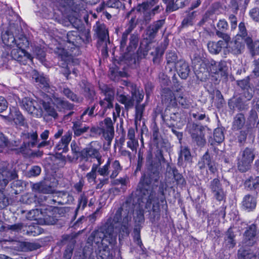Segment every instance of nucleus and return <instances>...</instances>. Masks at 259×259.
Masks as SVG:
<instances>
[{
  "mask_svg": "<svg viewBox=\"0 0 259 259\" xmlns=\"http://www.w3.org/2000/svg\"><path fill=\"white\" fill-rule=\"evenodd\" d=\"M150 180L145 176L142 177L139 185L140 196L142 201H146V208L150 209L152 206V210H160L166 207L165 200L164 191H166L168 185L166 182H161L157 193L154 192L150 184Z\"/></svg>",
  "mask_w": 259,
  "mask_h": 259,
  "instance_id": "nucleus-1",
  "label": "nucleus"
},
{
  "mask_svg": "<svg viewBox=\"0 0 259 259\" xmlns=\"http://www.w3.org/2000/svg\"><path fill=\"white\" fill-rule=\"evenodd\" d=\"M60 60L59 62V66L61 67V72L68 79L69 75L71 72L77 76L79 73V61L78 59L74 58L63 49H58V52Z\"/></svg>",
  "mask_w": 259,
  "mask_h": 259,
  "instance_id": "nucleus-2",
  "label": "nucleus"
},
{
  "mask_svg": "<svg viewBox=\"0 0 259 259\" xmlns=\"http://www.w3.org/2000/svg\"><path fill=\"white\" fill-rule=\"evenodd\" d=\"M255 155L254 150L252 148H246L241 151L238 157V170L241 172H245L248 170L255 158Z\"/></svg>",
  "mask_w": 259,
  "mask_h": 259,
  "instance_id": "nucleus-3",
  "label": "nucleus"
},
{
  "mask_svg": "<svg viewBox=\"0 0 259 259\" xmlns=\"http://www.w3.org/2000/svg\"><path fill=\"white\" fill-rule=\"evenodd\" d=\"M91 131L97 132L99 134H102L108 141V145H110L114 134L112 120L109 117L106 118L103 121L100 122L98 129L94 127L91 129Z\"/></svg>",
  "mask_w": 259,
  "mask_h": 259,
  "instance_id": "nucleus-4",
  "label": "nucleus"
},
{
  "mask_svg": "<svg viewBox=\"0 0 259 259\" xmlns=\"http://www.w3.org/2000/svg\"><path fill=\"white\" fill-rule=\"evenodd\" d=\"M17 177V172L12 165L3 162L0 167V187L5 188L10 181Z\"/></svg>",
  "mask_w": 259,
  "mask_h": 259,
  "instance_id": "nucleus-5",
  "label": "nucleus"
},
{
  "mask_svg": "<svg viewBox=\"0 0 259 259\" xmlns=\"http://www.w3.org/2000/svg\"><path fill=\"white\" fill-rule=\"evenodd\" d=\"M2 57L8 60L13 59L25 64L28 59L31 60V55L24 49L13 48L11 50H6L3 52Z\"/></svg>",
  "mask_w": 259,
  "mask_h": 259,
  "instance_id": "nucleus-6",
  "label": "nucleus"
},
{
  "mask_svg": "<svg viewBox=\"0 0 259 259\" xmlns=\"http://www.w3.org/2000/svg\"><path fill=\"white\" fill-rule=\"evenodd\" d=\"M20 104L21 107L32 116L37 118L42 116V110L35 100L25 97L22 99Z\"/></svg>",
  "mask_w": 259,
  "mask_h": 259,
  "instance_id": "nucleus-7",
  "label": "nucleus"
},
{
  "mask_svg": "<svg viewBox=\"0 0 259 259\" xmlns=\"http://www.w3.org/2000/svg\"><path fill=\"white\" fill-rule=\"evenodd\" d=\"M27 219L34 221V224L39 225H52L55 223L53 217L47 214V211H27Z\"/></svg>",
  "mask_w": 259,
  "mask_h": 259,
  "instance_id": "nucleus-8",
  "label": "nucleus"
},
{
  "mask_svg": "<svg viewBox=\"0 0 259 259\" xmlns=\"http://www.w3.org/2000/svg\"><path fill=\"white\" fill-rule=\"evenodd\" d=\"M188 128L193 141L198 146H204L206 142L203 133L204 127L200 125L191 123L188 125Z\"/></svg>",
  "mask_w": 259,
  "mask_h": 259,
  "instance_id": "nucleus-9",
  "label": "nucleus"
},
{
  "mask_svg": "<svg viewBox=\"0 0 259 259\" xmlns=\"http://www.w3.org/2000/svg\"><path fill=\"white\" fill-rule=\"evenodd\" d=\"M165 97L164 102L172 106H175L177 105V102H178L179 104L184 108L187 109L190 105L189 101L187 98L184 97L182 94L175 96L171 91H168L167 95H165Z\"/></svg>",
  "mask_w": 259,
  "mask_h": 259,
  "instance_id": "nucleus-10",
  "label": "nucleus"
},
{
  "mask_svg": "<svg viewBox=\"0 0 259 259\" xmlns=\"http://www.w3.org/2000/svg\"><path fill=\"white\" fill-rule=\"evenodd\" d=\"M209 188L213 194L214 198L218 201H223L226 198V192L222 188L219 179L215 178L210 181Z\"/></svg>",
  "mask_w": 259,
  "mask_h": 259,
  "instance_id": "nucleus-11",
  "label": "nucleus"
},
{
  "mask_svg": "<svg viewBox=\"0 0 259 259\" xmlns=\"http://www.w3.org/2000/svg\"><path fill=\"white\" fill-rule=\"evenodd\" d=\"M164 20H159L153 22L145 30V39L152 41L157 36L158 31L164 24Z\"/></svg>",
  "mask_w": 259,
  "mask_h": 259,
  "instance_id": "nucleus-12",
  "label": "nucleus"
},
{
  "mask_svg": "<svg viewBox=\"0 0 259 259\" xmlns=\"http://www.w3.org/2000/svg\"><path fill=\"white\" fill-rule=\"evenodd\" d=\"M23 138L25 141L20 148V151L21 152L34 147L37 143L38 136L36 132H32L24 134Z\"/></svg>",
  "mask_w": 259,
  "mask_h": 259,
  "instance_id": "nucleus-13",
  "label": "nucleus"
},
{
  "mask_svg": "<svg viewBox=\"0 0 259 259\" xmlns=\"http://www.w3.org/2000/svg\"><path fill=\"white\" fill-rule=\"evenodd\" d=\"M206 166L211 172L214 174L217 171L215 163L211 160L207 151L203 155L198 163V166L200 169H204Z\"/></svg>",
  "mask_w": 259,
  "mask_h": 259,
  "instance_id": "nucleus-14",
  "label": "nucleus"
},
{
  "mask_svg": "<svg viewBox=\"0 0 259 259\" xmlns=\"http://www.w3.org/2000/svg\"><path fill=\"white\" fill-rule=\"evenodd\" d=\"M5 117L9 121H13L16 124L24 125L25 123V118L21 113L16 108H10V112Z\"/></svg>",
  "mask_w": 259,
  "mask_h": 259,
  "instance_id": "nucleus-15",
  "label": "nucleus"
},
{
  "mask_svg": "<svg viewBox=\"0 0 259 259\" xmlns=\"http://www.w3.org/2000/svg\"><path fill=\"white\" fill-rule=\"evenodd\" d=\"M72 132L69 131L62 137L61 141L57 144L55 150L57 152H66L68 150V145L71 140Z\"/></svg>",
  "mask_w": 259,
  "mask_h": 259,
  "instance_id": "nucleus-16",
  "label": "nucleus"
},
{
  "mask_svg": "<svg viewBox=\"0 0 259 259\" xmlns=\"http://www.w3.org/2000/svg\"><path fill=\"white\" fill-rule=\"evenodd\" d=\"M210 71L215 74L220 73L222 76L225 75L227 70V64L225 61L216 62L211 61L209 66Z\"/></svg>",
  "mask_w": 259,
  "mask_h": 259,
  "instance_id": "nucleus-17",
  "label": "nucleus"
},
{
  "mask_svg": "<svg viewBox=\"0 0 259 259\" xmlns=\"http://www.w3.org/2000/svg\"><path fill=\"white\" fill-rule=\"evenodd\" d=\"M217 27L218 29L216 31L217 35L226 41H230V36L224 32L228 28L227 22L224 19L219 20L217 24Z\"/></svg>",
  "mask_w": 259,
  "mask_h": 259,
  "instance_id": "nucleus-18",
  "label": "nucleus"
},
{
  "mask_svg": "<svg viewBox=\"0 0 259 259\" xmlns=\"http://www.w3.org/2000/svg\"><path fill=\"white\" fill-rule=\"evenodd\" d=\"M31 188L33 192L45 194H52L55 191L52 186L44 182L33 184Z\"/></svg>",
  "mask_w": 259,
  "mask_h": 259,
  "instance_id": "nucleus-19",
  "label": "nucleus"
},
{
  "mask_svg": "<svg viewBox=\"0 0 259 259\" xmlns=\"http://www.w3.org/2000/svg\"><path fill=\"white\" fill-rule=\"evenodd\" d=\"M94 28L99 38L101 41H105L106 46V41L109 40V35L105 25L103 23L97 22Z\"/></svg>",
  "mask_w": 259,
  "mask_h": 259,
  "instance_id": "nucleus-20",
  "label": "nucleus"
},
{
  "mask_svg": "<svg viewBox=\"0 0 259 259\" xmlns=\"http://www.w3.org/2000/svg\"><path fill=\"white\" fill-rule=\"evenodd\" d=\"M127 139V147L133 152L136 153L137 148L139 146V143L138 140L135 138V132L133 128L128 129Z\"/></svg>",
  "mask_w": 259,
  "mask_h": 259,
  "instance_id": "nucleus-21",
  "label": "nucleus"
},
{
  "mask_svg": "<svg viewBox=\"0 0 259 259\" xmlns=\"http://www.w3.org/2000/svg\"><path fill=\"white\" fill-rule=\"evenodd\" d=\"M176 68L179 75L182 79H186L188 76L190 69L187 63L183 60L176 63Z\"/></svg>",
  "mask_w": 259,
  "mask_h": 259,
  "instance_id": "nucleus-22",
  "label": "nucleus"
},
{
  "mask_svg": "<svg viewBox=\"0 0 259 259\" xmlns=\"http://www.w3.org/2000/svg\"><path fill=\"white\" fill-rule=\"evenodd\" d=\"M229 41L219 40L218 42L209 41L207 44V48L209 52L213 54H218L222 50L223 47H228Z\"/></svg>",
  "mask_w": 259,
  "mask_h": 259,
  "instance_id": "nucleus-23",
  "label": "nucleus"
},
{
  "mask_svg": "<svg viewBox=\"0 0 259 259\" xmlns=\"http://www.w3.org/2000/svg\"><path fill=\"white\" fill-rule=\"evenodd\" d=\"M137 10L142 14V21L143 23L147 24L151 20L152 17L154 15H152L151 9H148L146 5H138Z\"/></svg>",
  "mask_w": 259,
  "mask_h": 259,
  "instance_id": "nucleus-24",
  "label": "nucleus"
},
{
  "mask_svg": "<svg viewBox=\"0 0 259 259\" xmlns=\"http://www.w3.org/2000/svg\"><path fill=\"white\" fill-rule=\"evenodd\" d=\"M81 154L83 157L87 158L92 157L99 160L102 159V156L99 150L94 148L92 145L83 149L81 152Z\"/></svg>",
  "mask_w": 259,
  "mask_h": 259,
  "instance_id": "nucleus-25",
  "label": "nucleus"
},
{
  "mask_svg": "<svg viewBox=\"0 0 259 259\" xmlns=\"http://www.w3.org/2000/svg\"><path fill=\"white\" fill-rule=\"evenodd\" d=\"M16 39L13 34L6 32L2 35V40L3 43L7 46V50H11L15 48L16 46Z\"/></svg>",
  "mask_w": 259,
  "mask_h": 259,
  "instance_id": "nucleus-26",
  "label": "nucleus"
},
{
  "mask_svg": "<svg viewBox=\"0 0 259 259\" xmlns=\"http://www.w3.org/2000/svg\"><path fill=\"white\" fill-rule=\"evenodd\" d=\"M117 100L121 104L124 105L126 109L132 108L134 106V99L129 96H126L123 94H117Z\"/></svg>",
  "mask_w": 259,
  "mask_h": 259,
  "instance_id": "nucleus-27",
  "label": "nucleus"
},
{
  "mask_svg": "<svg viewBox=\"0 0 259 259\" xmlns=\"http://www.w3.org/2000/svg\"><path fill=\"white\" fill-rule=\"evenodd\" d=\"M25 187V183L21 180L14 181L11 184V192L14 194H19L24 190Z\"/></svg>",
  "mask_w": 259,
  "mask_h": 259,
  "instance_id": "nucleus-28",
  "label": "nucleus"
},
{
  "mask_svg": "<svg viewBox=\"0 0 259 259\" xmlns=\"http://www.w3.org/2000/svg\"><path fill=\"white\" fill-rule=\"evenodd\" d=\"M12 247L18 251H26L29 249L30 244L27 242L24 241L23 239L19 240L11 241Z\"/></svg>",
  "mask_w": 259,
  "mask_h": 259,
  "instance_id": "nucleus-29",
  "label": "nucleus"
},
{
  "mask_svg": "<svg viewBox=\"0 0 259 259\" xmlns=\"http://www.w3.org/2000/svg\"><path fill=\"white\" fill-rule=\"evenodd\" d=\"M256 227L254 225H251L245 232V239L248 245L252 244L255 235Z\"/></svg>",
  "mask_w": 259,
  "mask_h": 259,
  "instance_id": "nucleus-30",
  "label": "nucleus"
},
{
  "mask_svg": "<svg viewBox=\"0 0 259 259\" xmlns=\"http://www.w3.org/2000/svg\"><path fill=\"white\" fill-rule=\"evenodd\" d=\"M101 93L105 96L104 99L113 102L114 99V90L106 85H103L100 87Z\"/></svg>",
  "mask_w": 259,
  "mask_h": 259,
  "instance_id": "nucleus-31",
  "label": "nucleus"
},
{
  "mask_svg": "<svg viewBox=\"0 0 259 259\" xmlns=\"http://www.w3.org/2000/svg\"><path fill=\"white\" fill-rule=\"evenodd\" d=\"M256 201L255 199L251 195L245 196L243 200V206L245 209H253L255 208Z\"/></svg>",
  "mask_w": 259,
  "mask_h": 259,
  "instance_id": "nucleus-32",
  "label": "nucleus"
},
{
  "mask_svg": "<svg viewBox=\"0 0 259 259\" xmlns=\"http://www.w3.org/2000/svg\"><path fill=\"white\" fill-rule=\"evenodd\" d=\"M235 235L232 228H229L226 233L225 238V243L226 246L229 248H233L236 244V241L234 239Z\"/></svg>",
  "mask_w": 259,
  "mask_h": 259,
  "instance_id": "nucleus-33",
  "label": "nucleus"
},
{
  "mask_svg": "<svg viewBox=\"0 0 259 259\" xmlns=\"http://www.w3.org/2000/svg\"><path fill=\"white\" fill-rule=\"evenodd\" d=\"M245 119L242 113L237 114L234 117L233 128L234 130H238L241 129L245 124Z\"/></svg>",
  "mask_w": 259,
  "mask_h": 259,
  "instance_id": "nucleus-34",
  "label": "nucleus"
},
{
  "mask_svg": "<svg viewBox=\"0 0 259 259\" xmlns=\"http://www.w3.org/2000/svg\"><path fill=\"white\" fill-rule=\"evenodd\" d=\"M42 105L45 111L48 116H51L55 119L57 118L58 114L54 106L51 103L43 102Z\"/></svg>",
  "mask_w": 259,
  "mask_h": 259,
  "instance_id": "nucleus-35",
  "label": "nucleus"
},
{
  "mask_svg": "<svg viewBox=\"0 0 259 259\" xmlns=\"http://www.w3.org/2000/svg\"><path fill=\"white\" fill-rule=\"evenodd\" d=\"M256 255H254L253 251L250 249H240L238 250L239 259H251L256 258Z\"/></svg>",
  "mask_w": 259,
  "mask_h": 259,
  "instance_id": "nucleus-36",
  "label": "nucleus"
},
{
  "mask_svg": "<svg viewBox=\"0 0 259 259\" xmlns=\"http://www.w3.org/2000/svg\"><path fill=\"white\" fill-rule=\"evenodd\" d=\"M229 45V48L231 49V52L235 55L241 54L244 46L238 41L235 40L234 42H231Z\"/></svg>",
  "mask_w": 259,
  "mask_h": 259,
  "instance_id": "nucleus-37",
  "label": "nucleus"
},
{
  "mask_svg": "<svg viewBox=\"0 0 259 259\" xmlns=\"http://www.w3.org/2000/svg\"><path fill=\"white\" fill-rule=\"evenodd\" d=\"M32 78L36 82H39L42 88H47L49 86V80L47 78L39 75L38 72L34 70L32 72Z\"/></svg>",
  "mask_w": 259,
  "mask_h": 259,
  "instance_id": "nucleus-38",
  "label": "nucleus"
},
{
  "mask_svg": "<svg viewBox=\"0 0 259 259\" xmlns=\"http://www.w3.org/2000/svg\"><path fill=\"white\" fill-rule=\"evenodd\" d=\"M122 169L120 162L118 160H115L111 164V174L110 176L111 179L115 178Z\"/></svg>",
  "mask_w": 259,
  "mask_h": 259,
  "instance_id": "nucleus-39",
  "label": "nucleus"
},
{
  "mask_svg": "<svg viewBox=\"0 0 259 259\" xmlns=\"http://www.w3.org/2000/svg\"><path fill=\"white\" fill-rule=\"evenodd\" d=\"M187 3L186 0H176L175 3L173 2L172 4L167 5L166 9L170 11H174L185 7Z\"/></svg>",
  "mask_w": 259,
  "mask_h": 259,
  "instance_id": "nucleus-40",
  "label": "nucleus"
},
{
  "mask_svg": "<svg viewBox=\"0 0 259 259\" xmlns=\"http://www.w3.org/2000/svg\"><path fill=\"white\" fill-rule=\"evenodd\" d=\"M190 158L191 154L188 148H182L178 159L179 163L182 164L183 161H188L190 160Z\"/></svg>",
  "mask_w": 259,
  "mask_h": 259,
  "instance_id": "nucleus-41",
  "label": "nucleus"
},
{
  "mask_svg": "<svg viewBox=\"0 0 259 259\" xmlns=\"http://www.w3.org/2000/svg\"><path fill=\"white\" fill-rule=\"evenodd\" d=\"M9 141L2 133H0V152H8Z\"/></svg>",
  "mask_w": 259,
  "mask_h": 259,
  "instance_id": "nucleus-42",
  "label": "nucleus"
},
{
  "mask_svg": "<svg viewBox=\"0 0 259 259\" xmlns=\"http://www.w3.org/2000/svg\"><path fill=\"white\" fill-rule=\"evenodd\" d=\"M111 164V159L110 158H108L106 163L102 166V167H100L98 170V173L102 176H108L110 170V165Z\"/></svg>",
  "mask_w": 259,
  "mask_h": 259,
  "instance_id": "nucleus-43",
  "label": "nucleus"
},
{
  "mask_svg": "<svg viewBox=\"0 0 259 259\" xmlns=\"http://www.w3.org/2000/svg\"><path fill=\"white\" fill-rule=\"evenodd\" d=\"M122 7V3L119 0H109L100 8V10L104 8H112L119 9Z\"/></svg>",
  "mask_w": 259,
  "mask_h": 259,
  "instance_id": "nucleus-44",
  "label": "nucleus"
},
{
  "mask_svg": "<svg viewBox=\"0 0 259 259\" xmlns=\"http://www.w3.org/2000/svg\"><path fill=\"white\" fill-rule=\"evenodd\" d=\"M63 94L67 98L70 99L72 101L79 102L81 100L77 97L76 95L74 94L69 89L64 88L62 91Z\"/></svg>",
  "mask_w": 259,
  "mask_h": 259,
  "instance_id": "nucleus-45",
  "label": "nucleus"
},
{
  "mask_svg": "<svg viewBox=\"0 0 259 259\" xmlns=\"http://www.w3.org/2000/svg\"><path fill=\"white\" fill-rule=\"evenodd\" d=\"M29 45L28 41L27 38L23 35H21L18 39L16 40V46L15 48L20 49H23V47H26Z\"/></svg>",
  "mask_w": 259,
  "mask_h": 259,
  "instance_id": "nucleus-46",
  "label": "nucleus"
},
{
  "mask_svg": "<svg viewBox=\"0 0 259 259\" xmlns=\"http://www.w3.org/2000/svg\"><path fill=\"white\" fill-rule=\"evenodd\" d=\"M195 17V12H192L184 19L182 22L183 27H187L193 24V20Z\"/></svg>",
  "mask_w": 259,
  "mask_h": 259,
  "instance_id": "nucleus-47",
  "label": "nucleus"
},
{
  "mask_svg": "<svg viewBox=\"0 0 259 259\" xmlns=\"http://www.w3.org/2000/svg\"><path fill=\"white\" fill-rule=\"evenodd\" d=\"M95 107L94 106L91 108H88L85 109L80 116V120L82 122H85L88 120V118H84V117L88 115L89 117H93L94 116V112Z\"/></svg>",
  "mask_w": 259,
  "mask_h": 259,
  "instance_id": "nucleus-48",
  "label": "nucleus"
},
{
  "mask_svg": "<svg viewBox=\"0 0 259 259\" xmlns=\"http://www.w3.org/2000/svg\"><path fill=\"white\" fill-rule=\"evenodd\" d=\"M133 98H135L137 103L141 102L144 98V93L142 91L137 90L136 87L134 90L131 91Z\"/></svg>",
  "mask_w": 259,
  "mask_h": 259,
  "instance_id": "nucleus-49",
  "label": "nucleus"
},
{
  "mask_svg": "<svg viewBox=\"0 0 259 259\" xmlns=\"http://www.w3.org/2000/svg\"><path fill=\"white\" fill-rule=\"evenodd\" d=\"M214 140L217 143H221L224 139V136L222 129L218 128L213 132Z\"/></svg>",
  "mask_w": 259,
  "mask_h": 259,
  "instance_id": "nucleus-50",
  "label": "nucleus"
},
{
  "mask_svg": "<svg viewBox=\"0 0 259 259\" xmlns=\"http://www.w3.org/2000/svg\"><path fill=\"white\" fill-rule=\"evenodd\" d=\"M138 39H139L137 34H133L131 35L130 38L129 46L127 48L129 51H130L133 49L136 48L138 43Z\"/></svg>",
  "mask_w": 259,
  "mask_h": 259,
  "instance_id": "nucleus-51",
  "label": "nucleus"
},
{
  "mask_svg": "<svg viewBox=\"0 0 259 259\" xmlns=\"http://www.w3.org/2000/svg\"><path fill=\"white\" fill-rule=\"evenodd\" d=\"M145 106L143 104L137 105L136 106V121H140L143 116Z\"/></svg>",
  "mask_w": 259,
  "mask_h": 259,
  "instance_id": "nucleus-52",
  "label": "nucleus"
},
{
  "mask_svg": "<svg viewBox=\"0 0 259 259\" xmlns=\"http://www.w3.org/2000/svg\"><path fill=\"white\" fill-rule=\"evenodd\" d=\"M88 202V198L85 193H83L80 195V198L78 199V204L77 208V210L79 209H83L87 205Z\"/></svg>",
  "mask_w": 259,
  "mask_h": 259,
  "instance_id": "nucleus-53",
  "label": "nucleus"
},
{
  "mask_svg": "<svg viewBox=\"0 0 259 259\" xmlns=\"http://www.w3.org/2000/svg\"><path fill=\"white\" fill-rule=\"evenodd\" d=\"M9 204L7 197H6L3 191L0 190V209H5Z\"/></svg>",
  "mask_w": 259,
  "mask_h": 259,
  "instance_id": "nucleus-54",
  "label": "nucleus"
},
{
  "mask_svg": "<svg viewBox=\"0 0 259 259\" xmlns=\"http://www.w3.org/2000/svg\"><path fill=\"white\" fill-rule=\"evenodd\" d=\"M57 104L58 107H60L65 109L70 110L72 109L73 105L68 101H64L61 99H57Z\"/></svg>",
  "mask_w": 259,
  "mask_h": 259,
  "instance_id": "nucleus-55",
  "label": "nucleus"
},
{
  "mask_svg": "<svg viewBox=\"0 0 259 259\" xmlns=\"http://www.w3.org/2000/svg\"><path fill=\"white\" fill-rule=\"evenodd\" d=\"M174 178L178 184L184 185L185 183V180L181 174L178 172L176 169L172 170Z\"/></svg>",
  "mask_w": 259,
  "mask_h": 259,
  "instance_id": "nucleus-56",
  "label": "nucleus"
},
{
  "mask_svg": "<svg viewBox=\"0 0 259 259\" xmlns=\"http://www.w3.org/2000/svg\"><path fill=\"white\" fill-rule=\"evenodd\" d=\"M41 170V168L39 166H33L28 172V175L29 177L37 176L40 174Z\"/></svg>",
  "mask_w": 259,
  "mask_h": 259,
  "instance_id": "nucleus-57",
  "label": "nucleus"
},
{
  "mask_svg": "<svg viewBox=\"0 0 259 259\" xmlns=\"http://www.w3.org/2000/svg\"><path fill=\"white\" fill-rule=\"evenodd\" d=\"M166 60L168 64L174 63L176 65L177 56L175 52H169L166 55Z\"/></svg>",
  "mask_w": 259,
  "mask_h": 259,
  "instance_id": "nucleus-58",
  "label": "nucleus"
},
{
  "mask_svg": "<svg viewBox=\"0 0 259 259\" xmlns=\"http://www.w3.org/2000/svg\"><path fill=\"white\" fill-rule=\"evenodd\" d=\"M99 104L104 109L111 108L113 107V102L105 100L104 98L100 101Z\"/></svg>",
  "mask_w": 259,
  "mask_h": 259,
  "instance_id": "nucleus-59",
  "label": "nucleus"
},
{
  "mask_svg": "<svg viewBox=\"0 0 259 259\" xmlns=\"http://www.w3.org/2000/svg\"><path fill=\"white\" fill-rule=\"evenodd\" d=\"M251 54L253 58H259V41L254 43Z\"/></svg>",
  "mask_w": 259,
  "mask_h": 259,
  "instance_id": "nucleus-60",
  "label": "nucleus"
},
{
  "mask_svg": "<svg viewBox=\"0 0 259 259\" xmlns=\"http://www.w3.org/2000/svg\"><path fill=\"white\" fill-rule=\"evenodd\" d=\"M76 34V33L75 32L70 31L68 32L67 34V41L70 44L74 45L77 38Z\"/></svg>",
  "mask_w": 259,
  "mask_h": 259,
  "instance_id": "nucleus-61",
  "label": "nucleus"
},
{
  "mask_svg": "<svg viewBox=\"0 0 259 259\" xmlns=\"http://www.w3.org/2000/svg\"><path fill=\"white\" fill-rule=\"evenodd\" d=\"M131 32H128L127 30H125V31L123 33L120 40V47L121 48H124L126 46L128 35Z\"/></svg>",
  "mask_w": 259,
  "mask_h": 259,
  "instance_id": "nucleus-62",
  "label": "nucleus"
},
{
  "mask_svg": "<svg viewBox=\"0 0 259 259\" xmlns=\"http://www.w3.org/2000/svg\"><path fill=\"white\" fill-rule=\"evenodd\" d=\"M251 17L256 22H259V9H252L249 13Z\"/></svg>",
  "mask_w": 259,
  "mask_h": 259,
  "instance_id": "nucleus-63",
  "label": "nucleus"
},
{
  "mask_svg": "<svg viewBox=\"0 0 259 259\" xmlns=\"http://www.w3.org/2000/svg\"><path fill=\"white\" fill-rule=\"evenodd\" d=\"M254 68L253 73L256 77H259V58H253Z\"/></svg>",
  "mask_w": 259,
  "mask_h": 259,
  "instance_id": "nucleus-64",
  "label": "nucleus"
}]
</instances>
